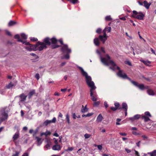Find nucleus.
Masks as SVG:
<instances>
[{"label": "nucleus", "mask_w": 156, "mask_h": 156, "mask_svg": "<svg viewBox=\"0 0 156 156\" xmlns=\"http://www.w3.org/2000/svg\"><path fill=\"white\" fill-rule=\"evenodd\" d=\"M103 117H102V115L101 114H99V115L98 116L97 119H96V121L98 122H101L103 119Z\"/></svg>", "instance_id": "21"}, {"label": "nucleus", "mask_w": 156, "mask_h": 156, "mask_svg": "<svg viewBox=\"0 0 156 156\" xmlns=\"http://www.w3.org/2000/svg\"><path fill=\"white\" fill-rule=\"evenodd\" d=\"M116 69L119 70L118 72L117 73V75L123 79H126L129 80L134 85L136 84V82L132 80L131 79L128 77L127 75L123 71L120 69V67L119 66H116Z\"/></svg>", "instance_id": "3"}, {"label": "nucleus", "mask_w": 156, "mask_h": 156, "mask_svg": "<svg viewBox=\"0 0 156 156\" xmlns=\"http://www.w3.org/2000/svg\"><path fill=\"white\" fill-rule=\"evenodd\" d=\"M21 38L24 41H25L27 38V36L24 33H21L20 34Z\"/></svg>", "instance_id": "28"}, {"label": "nucleus", "mask_w": 156, "mask_h": 156, "mask_svg": "<svg viewBox=\"0 0 156 156\" xmlns=\"http://www.w3.org/2000/svg\"><path fill=\"white\" fill-rule=\"evenodd\" d=\"M105 30L103 31V35H100L99 36V40L102 41L103 44H104L105 41L107 40L108 37L107 36L106 33H105Z\"/></svg>", "instance_id": "13"}, {"label": "nucleus", "mask_w": 156, "mask_h": 156, "mask_svg": "<svg viewBox=\"0 0 156 156\" xmlns=\"http://www.w3.org/2000/svg\"><path fill=\"white\" fill-rule=\"evenodd\" d=\"M140 117V115L137 114L135 115L133 117L129 118V119L132 121H133L135 120L138 119Z\"/></svg>", "instance_id": "15"}, {"label": "nucleus", "mask_w": 156, "mask_h": 156, "mask_svg": "<svg viewBox=\"0 0 156 156\" xmlns=\"http://www.w3.org/2000/svg\"><path fill=\"white\" fill-rule=\"evenodd\" d=\"M51 145V144H47L46 145L44 146V147L45 148H46L47 149H48L49 148V147H50V146Z\"/></svg>", "instance_id": "45"}, {"label": "nucleus", "mask_w": 156, "mask_h": 156, "mask_svg": "<svg viewBox=\"0 0 156 156\" xmlns=\"http://www.w3.org/2000/svg\"><path fill=\"white\" fill-rule=\"evenodd\" d=\"M121 109H124L125 110L127 111L128 109V106L127 104L125 102H123L122 103V107Z\"/></svg>", "instance_id": "27"}, {"label": "nucleus", "mask_w": 156, "mask_h": 156, "mask_svg": "<svg viewBox=\"0 0 156 156\" xmlns=\"http://www.w3.org/2000/svg\"><path fill=\"white\" fill-rule=\"evenodd\" d=\"M156 153V150H154L152 153H148V154H150L151 155V156H155V154Z\"/></svg>", "instance_id": "38"}, {"label": "nucleus", "mask_w": 156, "mask_h": 156, "mask_svg": "<svg viewBox=\"0 0 156 156\" xmlns=\"http://www.w3.org/2000/svg\"><path fill=\"white\" fill-rule=\"evenodd\" d=\"M40 75L38 73H37L35 76V78H36L37 80L40 78Z\"/></svg>", "instance_id": "44"}, {"label": "nucleus", "mask_w": 156, "mask_h": 156, "mask_svg": "<svg viewBox=\"0 0 156 156\" xmlns=\"http://www.w3.org/2000/svg\"><path fill=\"white\" fill-rule=\"evenodd\" d=\"M125 149L127 153H129L131 152V150H130L127 148H125Z\"/></svg>", "instance_id": "54"}, {"label": "nucleus", "mask_w": 156, "mask_h": 156, "mask_svg": "<svg viewBox=\"0 0 156 156\" xmlns=\"http://www.w3.org/2000/svg\"><path fill=\"white\" fill-rule=\"evenodd\" d=\"M152 117L151 115L150 112L148 111L146 112H144V115H142L141 118L143 119L145 122H148L151 120L150 117Z\"/></svg>", "instance_id": "8"}, {"label": "nucleus", "mask_w": 156, "mask_h": 156, "mask_svg": "<svg viewBox=\"0 0 156 156\" xmlns=\"http://www.w3.org/2000/svg\"><path fill=\"white\" fill-rule=\"evenodd\" d=\"M28 156V154L27 153H25L22 155V156Z\"/></svg>", "instance_id": "64"}, {"label": "nucleus", "mask_w": 156, "mask_h": 156, "mask_svg": "<svg viewBox=\"0 0 156 156\" xmlns=\"http://www.w3.org/2000/svg\"><path fill=\"white\" fill-rule=\"evenodd\" d=\"M100 104L99 101H95L93 105L94 106H97L98 105Z\"/></svg>", "instance_id": "49"}, {"label": "nucleus", "mask_w": 156, "mask_h": 156, "mask_svg": "<svg viewBox=\"0 0 156 156\" xmlns=\"http://www.w3.org/2000/svg\"><path fill=\"white\" fill-rule=\"evenodd\" d=\"M45 142L47 144H51L52 143L49 138H45Z\"/></svg>", "instance_id": "34"}, {"label": "nucleus", "mask_w": 156, "mask_h": 156, "mask_svg": "<svg viewBox=\"0 0 156 156\" xmlns=\"http://www.w3.org/2000/svg\"><path fill=\"white\" fill-rule=\"evenodd\" d=\"M112 20V19L111 18L110 16H107L105 17V20L106 21H111Z\"/></svg>", "instance_id": "36"}, {"label": "nucleus", "mask_w": 156, "mask_h": 156, "mask_svg": "<svg viewBox=\"0 0 156 156\" xmlns=\"http://www.w3.org/2000/svg\"><path fill=\"white\" fill-rule=\"evenodd\" d=\"M30 39L31 41L34 42L37 41L38 40V39L37 38H35L34 37H30Z\"/></svg>", "instance_id": "40"}, {"label": "nucleus", "mask_w": 156, "mask_h": 156, "mask_svg": "<svg viewBox=\"0 0 156 156\" xmlns=\"http://www.w3.org/2000/svg\"><path fill=\"white\" fill-rule=\"evenodd\" d=\"M6 108H4L3 111L1 113V115L2 117L1 118V120L2 121H3L7 119L8 118V112L7 111H5V109Z\"/></svg>", "instance_id": "12"}, {"label": "nucleus", "mask_w": 156, "mask_h": 156, "mask_svg": "<svg viewBox=\"0 0 156 156\" xmlns=\"http://www.w3.org/2000/svg\"><path fill=\"white\" fill-rule=\"evenodd\" d=\"M35 139L36 140L37 146H39L42 142V141L41 140V138L38 136H36Z\"/></svg>", "instance_id": "18"}, {"label": "nucleus", "mask_w": 156, "mask_h": 156, "mask_svg": "<svg viewBox=\"0 0 156 156\" xmlns=\"http://www.w3.org/2000/svg\"><path fill=\"white\" fill-rule=\"evenodd\" d=\"M24 44L25 45H26L28 46L25 47V48L26 49V50H27V51H36L35 44H30L29 42H25V43Z\"/></svg>", "instance_id": "11"}, {"label": "nucleus", "mask_w": 156, "mask_h": 156, "mask_svg": "<svg viewBox=\"0 0 156 156\" xmlns=\"http://www.w3.org/2000/svg\"><path fill=\"white\" fill-rule=\"evenodd\" d=\"M120 135L122 136H126L127 135L126 133H121L120 132L119 133Z\"/></svg>", "instance_id": "51"}, {"label": "nucleus", "mask_w": 156, "mask_h": 156, "mask_svg": "<svg viewBox=\"0 0 156 156\" xmlns=\"http://www.w3.org/2000/svg\"><path fill=\"white\" fill-rule=\"evenodd\" d=\"M91 135L88 133H86L84 135V136L85 139H87L90 137Z\"/></svg>", "instance_id": "41"}, {"label": "nucleus", "mask_w": 156, "mask_h": 156, "mask_svg": "<svg viewBox=\"0 0 156 156\" xmlns=\"http://www.w3.org/2000/svg\"><path fill=\"white\" fill-rule=\"evenodd\" d=\"M58 41L60 42V43L62 45V46L64 44H63L62 40V39H60Z\"/></svg>", "instance_id": "59"}, {"label": "nucleus", "mask_w": 156, "mask_h": 156, "mask_svg": "<svg viewBox=\"0 0 156 156\" xmlns=\"http://www.w3.org/2000/svg\"><path fill=\"white\" fill-rule=\"evenodd\" d=\"M147 93L150 95L153 96L154 95V93L153 90L151 89H148L147 90Z\"/></svg>", "instance_id": "26"}, {"label": "nucleus", "mask_w": 156, "mask_h": 156, "mask_svg": "<svg viewBox=\"0 0 156 156\" xmlns=\"http://www.w3.org/2000/svg\"><path fill=\"white\" fill-rule=\"evenodd\" d=\"M87 105H86L84 108L83 105H82V107L81 110V112L82 113H84L87 112L88 111V109L86 107Z\"/></svg>", "instance_id": "24"}, {"label": "nucleus", "mask_w": 156, "mask_h": 156, "mask_svg": "<svg viewBox=\"0 0 156 156\" xmlns=\"http://www.w3.org/2000/svg\"><path fill=\"white\" fill-rule=\"evenodd\" d=\"M14 38L15 39H17L18 41L19 42H21L23 44L25 43V41L22 40L21 39H20V36L19 34H16L14 36Z\"/></svg>", "instance_id": "23"}, {"label": "nucleus", "mask_w": 156, "mask_h": 156, "mask_svg": "<svg viewBox=\"0 0 156 156\" xmlns=\"http://www.w3.org/2000/svg\"><path fill=\"white\" fill-rule=\"evenodd\" d=\"M99 38H95L94 39V44L96 46H98L100 44V42L99 41Z\"/></svg>", "instance_id": "19"}, {"label": "nucleus", "mask_w": 156, "mask_h": 156, "mask_svg": "<svg viewBox=\"0 0 156 156\" xmlns=\"http://www.w3.org/2000/svg\"><path fill=\"white\" fill-rule=\"evenodd\" d=\"M15 85L12 84L11 82H10L8 85L6 86V88L9 89L11 88L13 86H15Z\"/></svg>", "instance_id": "30"}, {"label": "nucleus", "mask_w": 156, "mask_h": 156, "mask_svg": "<svg viewBox=\"0 0 156 156\" xmlns=\"http://www.w3.org/2000/svg\"><path fill=\"white\" fill-rule=\"evenodd\" d=\"M139 47L137 44L135 43H133L131 45L130 49L131 51H133V54H135V52L138 53L140 52Z\"/></svg>", "instance_id": "10"}, {"label": "nucleus", "mask_w": 156, "mask_h": 156, "mask_svg": "<svg viewBox=\"0 0 156 156\" xmlns=\"http://www.w3.org/2000/svg\"><path fill=\"white\" fill-rule=\"evenodd\" d=\"M93 114V113H89L87 114V117H90L92 116Z\"/></svg>", "instance_id": "55"}, {"label": "nucleus", "mask_w": 156, "mask_h": 156, "mask_svg": "<svg viewBox=\"0 0 156 156\" xmlns=\"http://www.w3.org/2000/svg\"><path fill=\"white\" fill-rule=\"evenodd\" d=\"M20 153V152L16 151L15 154H13L12 156H19V154Z\"/></svg>", "instance_id": "43"}, {"label": "nucleus", "mask_w": 156, "mask_h": 156, "mask_svg": "<svg viewBox=\"0 0 156 156\" xmlns=\"http://www.w3.org/2000/svg\"><path fill=\"white\" fill-rule=\"evenodd\" d=\"M111 28L110 27H106L103 30V31L105 30V33H106V32L107 31L108 32H110L111 31Z\"/></svg>", "instance_id": "31"}, {"label": "nucleus", "mask_w": 156, "mask_h": 156, "mask_svg": "<svg viewBox=\"0 0 156 156\" xmlns=\"http://www.w3.org/2000/svg\"><path fill=\"white\" fill-rule=\"evenodd\" d=\"M143 4H144V6L147 9H148L151 4V3H148L147 2L144 0V1Z\"/></svg>", "instance_id": "22"}, {"label": "nucleus", "mask_w": 156, "mask_h": 156, "mask_svg": "<svg viewBox=\"0 0 156 156\" xmlns=\"http://www.w3.org/2000/svg\"><path fill=\"white\" fill-rule=\"evenodd\" d=\"M51 123L52 122V123H55V122H56V118H54L52 120H51Z\"/></svg>", "instance_id": "57"}, {"label": "nucleus", "mask_w": 156, "mask_h": 156, "mask_svg": "<svg viewBox=\"0 0 156 156\" xmlns=\"http://www.w3.org/2000/svg\"><path fill=\"white\" fill-rule=\"evenodd\" d=\"M134 85L138 87L141 90H144L145 88L147 89L148 88V86L145 87L143 84H138L137 82H136V84Z\"/></svg>", "instance_id": "14"}, {"label": "nucleus", "mask_w": 156, "mask_h": 156, "mask_svg": "<svg viewBox=\"0 0 156 156\" xmlns=\"http://www.w3.org/2000/svg\"><path fill=\"white\" fill-rule=\"evenodd\" d=\"M151 51L152 53H153V54H154V55H156V53L155 52L154 50L152 48H151Z\"/></svg>", "instance_id": "58"}, {"label": "nucleus", "mask_w": 156, "mask_h": 156, "mask_svg": "<svg viewBox=\"0 0 156 156\" xmlns=\"http://www.w3.org/2000/svg\"><path fill=\"white\" fill-rule=\"evenodd\" d=\"M61 147L58 144L54 145L52 147V149L54 150H60L61 149Z\"/></svg>", "instance_id": "16"}, {"label": "nucleus", "mask_w": 156, "mask_h": 156, "mask_svg": "<svg viewBox=\"0 0 156 156\" xmlns=\"http://www.w3.org/2000/svg\"><path fill=\"white\" fill-rule=\"evenodd\" d=\"M101 29L100 28H98L96 30V32L98 34H100L101 32Z\"/></svg>", "instance_id": "48"}, {"label": "nucleus", "mask_w": 156, "mask_h": 156, "mask_svg": "<svg viewBox=\"0 0 156 156\" xmlns=\"http://www.w3.org/2000/svg\"><path fill=\"white\" fill-rule=\"evenodd\" d=\"M97 54L98 55L100 58H103L102 56L101 53L103 54H105V48L103 47H101L100 48L96 50ZM105 57L106 58H110L108 54H106L105 55Z\"/></svg>", "instance_id": "7"}, {"label": "nucleus", "mask_w": 156, "mask_h": 156, "mask_svg": "<svg viewBox=\"0 0 156 156\" xmlns=\"http://www.w3.org/2000/svg\"><path fill=\"white\" fill-rule=\"evenodd\" d=\"M66 119L68 124L70 123L69 117L68 113L66 115Z\"/></svg>", "instance_id": "35"}, {"label": "nucleus", "mask_w": 156, "mask_h": 156, "mask_svg": "<svg viewBox=\"0 0 156 156\" xmlns=\"http://www.w3.org/2000/svg\"><path fill=\"white\" fill-rule=\"evenodd\" d=\"M140 61L144 63L145 65L147 66H149V64L151 63V61L147 60L145 61L143 59H141Z\"/></svg>", "instance_id": "25"}, {"label": "nucleus", "mask_w": 156, "mask_h": 156, "mask_svg": "<svg viewBox=\"0 0 156 156\" xmlns=\"http://www.w3.org/2000/svg\"><path fill=\"white\" fill-rule=\"evenodd\" d=\"M19 136V133H16L15 134V135L13 136V141H14L16 140L17 139H18Z\"/></svg>", "instance_id": "32"}, {"label": "nucleus", "mask_w": 156, "mask_h": 156, "mask_svg": "<svg viewBox=\"0 0 156 156\" xmlns=\"http://www.w3.org/2000/svg\"><path fill=\"white\" fill-rule=\"evenodd\" d=\"M73 118L75 119L76 118V115L75 114V113H73Z\"/></svg>", "instance_id": "61"}, {"label": "nucleus", "mask_w": 156, "mask_h": 156, "mask_svg": "<svg viewBox=\"0 0 156 156\" xmlns=\"http://www.w3.org/2000/svg\"><path fill=\"white\" fill-rule=\"evenodd\" d=\"M104 105L105 106V107L106 108H107L108 107V105L107 104V103L106 101H105L104 102Z\"/></svg>", "instance_id": "56"}, {"label": "nucleus", "mask_w": 156, "mask_h": 156, "mask_svg": "<svg viewBox=\"0 0 156 156\" xmlns=\"http://www.w3.org/2000/svg\"><path fill=\"white\" fill-rule=\"evenodd\" d=\"M98 149L100 150H101L102 148V147L101 145H98L97 146Z\"/></svg>", "instance_id": "53"}, {"label": "nucleus", "mask_w": 156, "mask_h": 156, "mask_svg": "<svg viewBox=\"0 0 156 156\" xmlns=\"http://www.w3.org/2000/svg\"><path fill=\"white\" fill-rule=\"evenodd\" d=\"M35 46L36 51H41L43 49L46 48L45 47V45H44V43L42 42L38 41L35 44Z\"/></svg>", "instance_id": "9"}, {"label": "nucleus", "mask_w": 156, "mask_h": 156, "mask_svg": "<svg viewBox=\"0 0 156 156\" xmlns=\"http://www.w3.org/2000/svg\"><path fill=\"white\" fill-rule=\"evenodd\" d=\"M101 62L105 65L106 66L110 65L112 66L110 68L113 70L115 69V67L116 66V64L110 59H101Z\"/></svg>", "instance_id": "4"}, {"label": "nucleus", "mask_w": 156, "mask_h": 156, "mask_svg": "<svg viewBox=\"0 0 156 156\" xmlns=\"http://www.w3.org/2000/svg\"><path fill=\"white\" fill-rule=\"evenodd\" d=\"M27 97V95H25L24 93H22L20 95V101H25Z\"/></svg>", "instance_id": "17"}, {"label": "nucleus", "mask_w": 156, "mask_h": 156, "mask_svg": "<svg viewBox=\"0 0 156 156\" xmlns=\"http://www.w3.org/2000/svg\"><path fill=\"white\" fill-rule=\"evenodd\" d=\"M58 41V40L55 37L50 39L48 37H47L44 39L43 42L44 43V44L45 45V47L46 48H47V46H50L51 43L53 44L51 45L52 48H55L59 47V46L56 44Z\"/></svg>", "instance_id": "2"}, {"label": "nucleus", "mask_w": 156, "mask_h": 156, "mask_svg": "<svg viewBox=\"0 0 156 156\" xmlns=\"http://www.w3.org/2000/svg\"><path fill=\"white\" fill-rule=\"evenodd\" d=\"M73 150V148L72 147H69L66 151H72Z\"/></svg>", "instance_id": "46"}, {"label": "nucleus", "mask_w": 156, "mask_h": 156, "mask_svg": "<svg viewBox=\"0 0 156 156\" xmlns=\"http://www.w3.org/2000/svg\"><path fill=\"white\" fill-rule=\"evenodd\" d=\"M115 107L117 108L118 109H121V107H120V105L119 103L118 102H116L114 103V104Z\"/></svg>", "instance_id": "29"}, {"label": "nucleus", "mask_w": 156, "mask_h": 156, "mask_svg": "<svg viewBox=\"0 0 156 156\" xmlns=\"http://www.w3.org/2000/svg\"><path fill=\"white\" fill-rule=\"evenodd\" d=\"M140 141H139L137 143H136V145H137V146L138 147H140Z\"/></svg>", "instance_id": "63"}, {"label": "nucleus", "mask_w": 156, "mask_h": 156, "mask_svg": "<svg viewBox=\"0 0 156 156\" xmlns=\"http://www.w3.org/2000/svg\"><path fill=\"white\" fill-rule=\"evenodd\" d=\"M53 139L55 140L54 143H55V145L58 144V139H57L55 138H54Z\"/></svg>", "instance_id": "52"}, {"label": "nucleus", "mask_w": 156, "mask_h": 156, "mask_svg": "<svg viewBox=\"0 0 156 156\" xmlns=\"http://www.w3.org/2000/svg\"><path fill=\"white\" fill-rule=\"evenodd\" d=\"M5 33H6V34L8 35V36H12V34H11L10 32L7 30H5Z\"/></svg>", "instance_id": "47"}, {"label": "nucleus", "mask_w": 156, "mask_h": 156, "mask_svg": "<svg viewBox=\"0 0 156 156\" xmlns=\"http://www.w3.org/2000/svg\"><path fill=\"white\" fill-rule=\"evenodd\" d=\"M126 64L128 65L129 66H131L132 64L129 61H125L124 62Z\"/></svg>", "instance_id": "42"}, {"label": "nucleus", "mask_w": 156, "mask_h": 156, "mask_svg": "<svg viewBox=\"0 0 156 156\" xmlns=\"http://www.w3.org/2000/svg\"><path fill=\"white\" fill-rule=\"evenodd\" d=\"M51 123V121L49 120H46L43 123V125L45 126H47L48 124Z\"/></svg>", "instance_id": "33"}, {"label": "nucleus", "mask_w": 156, "mask_h": 156, "mask_svg": "<svg viewBox=\"0 0 156 156\" xmlns=\"http://www.w3.org/2000/svg\"><path fill=\"white\" fill-rule=\"evenodd\" d=\"M135 154L136 155V156H140L138 152L136 151H135Z\"/></svg>", "instance_id": "62"}, {"label": "nucleus", "mask_w": 156, "mask_h": 156, "mask_svg": "<svg viewBox=\"0 0 156 156\" xmlns=\"http://www.w3.org/2000/svg\"><path fill=\"white\" fill-rule=\"evenodd\" d=\"M61 50L63 52L67 53L65 56V58H69V54L71 52V50L70 48H68V45L66 44L63 45L62 47Z\"/></svg>", "instance_id": "6"}, {"label": "nucleus", "mask_w": 156, "mask_h": 156, "mask_svg": "<svg viewBox=\"0 0 156 156\" xmlns=\"http://www.w3.org/2000/svg\"><path fill=\"white\" fill-rule=\"evenodd\" d=\"M35 90H33L31 91H30L28 95V98L29 99H30L31 98L33 95L35 94Z\"/></svg>", "instance_id": "20"}, {"label": "nucleus", "mask_w": 156, "mask_h": 156, "mask_svg": "<svg viewBox=\"0 0 156 156\" xmlns=\"http://www.w3.org/2000/svg\"><path fill=\"white\" fill-rule=\"evenodd\" d=\"M110 108V109L112 110L113 111H115L116 110H117V109H117L115 107H111Z\"/></svg>", "instance_id": "50"}, {"label": "nucleus", "mask_w": 156, "mask_h": 156, "mask_svg": "<svg viewBox=\"0 0 156 156\" xmlns=\"http://www.w3.org/2000/svg\"><path fill=\"white\" fill-rule=\"evenodd\" d=\"M30 55L33 56H35V58H37V56L35 54L33 53H31L30 54Z\"/></svg>", "instance_id": "60"}, {"label": "nucleus", "mask_w": 156, "mask_h": 156, "mask_svg": "<svg viewBox=\"0 0 156 156\" xmlns=\"http://www.w3.org/2000/svg\"><path fill=\"white\" fill-rule=\"evenodd\" d=\"M45 136H47L48 135H50L51 134V133L50 131L48 130H47L46 132L45 133Z\"/></svg>", "instance_id": "39"}, {"label": "nucleus", "mask_w": 156, "mask_h": 156, "mask_svg": "<svg viewBox=\"0 0 156 156\" xmlns=\"http://www.w3.org/2000/svg\"><path fill=\"white\" fill-rule=\"evenodd\" d=\"M77 68L80 71L83 76H85L86 82L88 86L90 88V96L91 97L92 100L93 101H96L97 100L98 95L96 92L94 91L96 89V87L94 85V82L92 81L91 77L88 75L87 73L84 71L82 67L78 66H77Z\"/></svg>", "instance_id": "1"}, {"label": "nucleus", "mask_w": 156, "mask_h": 156, "mask_svg": "<svg viewBox=\"0 0 156 156\" xmlns=\"http://www.w3.org/2000/svg\"><path fill=\"white\" fill-rule=\"evenodd\" d=\"M16 23L12 21H10L9 23V25L11 26L13 25Z\"/></svg>", "instance_id": "37"}, {"label": "nucleus", "mask_w": 156, "mask_h": 156, "mask_svg": "<svg viewBox=\"0 0 156 156\" xmlns=\"http://www.w3.org/2000/svg\"><path fill=\"white\" fill-rule=\"evenodd\" d=\"M133 14L132 15V17H133L140 20H144L145 15L142 12H137L136 11L133 10Z\"/></svg>", "instance_id": "5"}]
</instances>
